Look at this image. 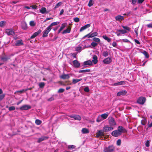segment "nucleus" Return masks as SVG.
Masks as SVG:
<instances>
[{"label":"nucleus","mask_w":152,"mask_h":152,"mask_svg":"<svg viewBox=\"0 0 152 152\" xmlns=\"http://www.w3.org/2000/svg\"><path fill=\"white\" fill-rule=\"evenodd\" d=\"M115 149L113 145H111L104 148L103 151L104 152H113Z\"/></svg>","instance_id":"obj_1"},{"label":"nucleus","mask_w":152,"mask_h":152,"mask_svg":"<svg viewBox=\"0 0 152 152\" xmlns=\"http://www.w3.org/2000/svg\"><path fill=\"white\" fill-rule=\"evenodd\" d=\"M146 101V98L143 97H140L137 100V103L140 104H143Z\"/></svg>","instance_id":"obj_2"},{"label":"nucleus","mask_w":152,"mask_h":152,"mask_svg":"<svg viewBox=\"0 0 152 152\" xmlns=\"http://www.w3.org/2000/svg\"><path fill=\"white\" fill-rule=\"evenodd\" d=\"M51 28L48 27L43 32L42 37H46L48 36V34L51 29Z\"/></svg>","instance_id":"obj_3"},{"label":"nucleus","mask_w":152,"mask_h":152,"mask_svg":"<svg viewBox=\"0 0 152 152\" xmlns=\"http://www.w3.org/2000/svg\"><path fill=\"white\" fill-rule=\"evenodd\" d=\"M104 132L102 130H98L96 133V135L97 137H102L104 136L105 134L104 133Z\"/></svg>","instance_id":"obj_4"},{"label":"nucleus","mask_w":152,"mask_h":152,"mask_svg":"<svg viewBox=\"0 0 152 152\" xmlns=\"http://www.w3.org/2000/svg\"><path fill=\"white\" fill-rule=\"evenodd\" d=\"M103 131L106 132L113 130V128L111 126H110L108 125H106L103 127Z\"/></svg>","instance_id":"obj_5"},{"label":"nucleus","mask_w":152,"mask_h":152,"mask_svg":"<svg viewBox=\"0 0 152 152\" xmlns=\"http://www.w3.org/2000/svg\"><path fill=\"white\" fill-rule=\"evenodd\" d=\"M109 123L111 126H114L116 125V123L114 119L112 117H111L109 119Z\"/></svg>","instance_id":"obj_6"},{"label":"nucleus","mask_w":152,"mask_h":152,"mask_svg":"<svg viewBox=\"0 0 152 152\" xmlns=\"http://www.w3.org/2000/svg\"><path fill=\"white\" fill-rule=\"evenodd\" d=\"M117 130L121 133V134L122 133H125L127 132L126 130L122 126H119L118 127Z\"/></svg>","instance_id":"obj_7"},{"label":"nucleus","mask_w":152,"mask_h":152,"mask_svg":"<svg viewBox=\"0 0 152 152\" xmlns=\"http://www.w3.org/2000/svg\"><path fill=\"white\" fill-rule=\"evenodd\" d=\"M6 32L8 35L14 36L15 34L14 31L11 29H6Z\"/></svg>","instance_id":"obj_8"},{"label":"nucleus","mask_w":152,"mask_h":152,"mask_svg":"<svg viewBox=\"0 0 152 152\" xmlns=\"http://www.w3.org/2000/svg\"><path fill=\"white\" fill-rule=\"evenodd\" d=\"M111 135L115 137H117L121 135V134L117 130L113 131L111 133Z\"/></svg>","instance_id":"obj_9"},{"label":"nucleus","mask_w":152,"mask_h":152,"mask_svg":"<svg viewBox=\"0 0 152 152\" xmlns=\"http://www.w3.org/2000/svg\"><path fill=\"white\" fill-rule=\"evenodd\" d=\"M31 108V107L29 105H25L22 106L20 108L21 110H27Z\"/></svg>","instance_id":"obj_10"},{"label":"nucleus","mask_w":152,"mask_h":152,"mask_svg":"<svg viewBox=\"0 0 152 152\" xmlns=\"http://www.w3.org/2000/svg\"><path fill=\"white\" fill-rule=\"evenodd\" d=\"M42 32V31L40 29H39L37 32L34 33L33 34L31 37L30 38L31 39H33L37 36Z\"/></svg>","instance_id":"obj_11"},{"label":"nucleus","mask_w":152,"mask_h":152,"mask_svg":"<svg viewBox=\"0 0 152 152\" xmlns=\"http://www.w3.org/2000/svg\"><path fill=\"white\" fill-rule=\"evenodd\" d=\"M60 78L64 80L68 79L70 78V76L68 74H65L64 73L60 76Z\"/></svg>","instance_id":"obj_12"},{"label":"nucleus","mask_w":152,"mask_h":152,"mask_svg":"<svg viewBox=\"0 0 152 152\" xmlns=\"http://www.w3.org/2000/svg\"><path fill=\"white\" fill-rule=\"evenodd\" d=\"M9 59V58L4 53L1 58V59L4 62L7 61Z\"/></svg>","instance_id":"obj_13"},{"label":"nucleus","mask_w":152,"mask_h":152,"mask_svg":"<svg viewBox=\"0 0 152 152\" xmlns=\"http://www.w3.org/2000/svg\"><path fill=\"white\" fill-rule=\"evenodd\" d=\"M127 93V91L126 90H122L118 92L117 94V96H120L121 95H125Z\"/></svg>","instance_id":"obj_14"},{"label":"nucleus","mask_w":152,"mask_h":152,"mask_svg":"<svg viewBox=\"0 0 152 152\" xmlns=\"http://www.w3.org/2000/svg\"><path fill=\"white\" fill-rule=\"evenodd\" d=\"M91 25L90 24H88L86 25H85L82 27L80 30V32L86 29V28L90 27Z\"/></svg>","instance_id":"obj_15"},{"label":"nucleus","mask_w":152,"mask_h":152,"mask_svg":"<svg viewBox=\"0 0 152 152\" xmlns=\"http://www.w3.org/2000/svg\"><path fill=\"white\" fill-rule=\"evenodd\" d=\"M115 18L116 20L120 21L124 20V16H122L121 15H118L115 17Z\"/></svg>","instance_id":"obj_16"},{"label":"nucleus","mask_w":152,"mask_h":152,"mask_svg":"<svg viewBox=\"0 0 152 152\" xmlns=\"http://www.w3.org/2000/svg\"><path fill=\"white\" fill-rule=\"evenodd\" d=\"M73 63L74 66L76 68H78L80 66V64L77 60H75L73 61Z\"/></svg>","instance_id":"obj_17"},{"label":"nucleus","mask_w":152,"mask_h":152,"mask_svg":"<svg viewBox=\"0 0 152 152\" xmlns=\"http://www.w3.org/2000/svg\"><path fill=\"white\" fill-rule=\"evenodd\" d=\"M23 44L22 39L17 40L16 41L15 45L16 46H19L23 45Z\"/></svg>","instance_id":"obj_18"},{"label":"nucleus","mask_w":152,"mask_h":152,"mask_svg":"<svg viewBox=\"0 0 152 152\" xmlns=\"http://www.w3.org/2000/svg\"><path fill=\"white\" fill-rule=\"evenodd\" d=\"M48 138L49 137H48L42 136L41 137L39 138L38 139L37 142L39 143H40L44 140L48 139Z\"/></svg>","instance_id":"obj_19"},{"label":"nucleus","mask_w":152,"mask_h":152,"mask_svg":"<svg viewBox=\"0 0 152 152\" xmlns=\"http://www.w3.org/2000/svg\"><path fill=\"white\" fill-rule=\"evenodd\" d=\"M69 117L74 118L75 120L80 121L81 120V118L79 115H73L70 116Z\"/></svg>","instance_id":"obj_20"},{"label":"nucleus","mask_w":152,"mask_h":152,"mask_svg":"<svg viewBox=\"0 0 152 152\" xmlns=\"http://www.w3.org/2000/svg\"><path fill=\"white\" fill-rule=\"evenodd\" d=\"M126 84L125 81H121L119 82L115 83L113 85L115 86H116L118 85H125Z\"/></svg>","instance_id":"obj_21"},{"label":"nucleus","mask_w":152,"mask_h":152,"mask_svg":"<svg viewBox=\"0 0 152 152\" xmlns=\"http://www.w3.org/2000/svg\"><path fill=\"white\" fill-rule=\"evenodd\" d=\"M112 61V60L111 58L108 57L103 60V62L104 64H109Z\"/></svg>","instance_id":"obj_22"},{"label":"nucleus","mask_w":152,"mask_h":152,"mask_svg":"<svg viewBox=\"0 0 152 152\" xmlns=\"http://www.w3.org/2000/svg\"><path fill=\"white\" fill-rule=\"evenodd\" d=\"M67 25V23H63L61 26L60 28L58 31V34H59L61 31Z\"/></svg>","instance_id":"obj_23"},{"label":"nucleus","mask_w":152,"mask_h":152,"mask_svg":"<svg viewBox=\"0 0 152 152\" xmlns=\"http://www.w3.org/2000/svg\"><path fill=\"white\" fill-rule=\"evenodd\" d=\"M71 30V27L70 26H68V27L66 29L64 30L62 32V34H64L67 33H69Z\"/></svg>","instance_id":"obj_24"},{"label":"nucleus","mask_w":152,"mask_h":152,"mask_svg":"<svg viewBox=\"0 0 152 152\" xmlns=\"http://www.w3.org/2000/svg\"><path fill=\"white\" fill-rule=\"evenodd\" d=\"M93 59L92 61V62H93L95 64H96L98 62V58L97 56L96 55H94L93 57Z\"/></svg>","instance_id":"obj_25"},{"label":"nucleus","mask_w":152,"mask_h":152,"mask_svg":"<svg viewBox=\"0 0 152 152\" xmlns=\"http://www.w3.org/2000/svg\"><path fill=\"white\" fill-rule=\"evenodd\" d=\"M21 28L23 29L24 30H26L27 29V24L26 22H24L22 23Z\"/></svg>","instance_id":"obj_26"},{"label":"nucleus","mask_w":152,"mask_h":152,"mask_svg":"<svg viewBox=\"0 0 152 152\" xmlns=\"http://www.w3.org/2000/svg\"><path fill=\"white\" fill-rule=\"evenodd\" d=\"M83 64L84 65H92V61L91 60H88L84 62Z\"/></svg>","instance_id":"obj_27"},{"label":"nucleus","mask_w":152,"mask_h":152,"mask_svg":"<svg viewBox=\"0 0 152 152\" xmlns=\"http://www.w3.org/2000/svg\"><path fill=\"white\" fill-rule=\"evenodd\" d=\"M82 132L83 134H87L89 133V131L86 128H83L82 130Z\"/></svg>","instance_id":"obj_28"},{"label":"nucleus","mask_w":152,"mask_h":152,"mask_svg":"<svg viewBox=\"0 0 152 152\" xmlns=\"http://www.w3.org/2000/svg\"><path fill=\"white\" fill-rule=\"evenodd\" d=\"M82 80V79H73L72 80V83L73 84H75L76 83L81 81Z\"/></svg>","instance_id":"obj_29"},{"label":"nucleus","mask_w":152,"mask_h":152,"mask_svg":"<svg viewBox=\"0 0 152 152\" xmlns=\"http://www.w3.org/2000/svg\"><path fill=\"white\" fill-rule=\"evenodd\" d=\"M46 11V9L45 7H42L40 10V12L42 13V14H44L45 13Z\"/></svg>","instance_id":"obj_30"},{"label":"nucleus","mask_w":152,"mask_h":152,"mask_svg":"<svg viewBox=\"0 0 152 152\" xmlns=\"http://www.w3.org/2000/svg\"><path fill=\"white\" fill-rule=\"evenodd\" d=\"M59 23V22H54L51 23L49 26L50 28H51V27L54 26H56Z\"/></svg>","instance_id":"obj_31"},{"label":"nucleus","mask_w":152,"mask_h":152,"mask_svg":"<svg viewBox=\"0 0 152 152\" xmlns=\"http://www.w3.org/2000/svg\"><path fill=\"white\" fill-rule=\"evenodd\" d=\"M102 37L105 40H106L108 42H110L111 41L110 38L106 36H103Z\"/></svg>","instance_id":"obj_32"},{"label":"nucleus","mask_w":152,"mask_h":152,"mask_svg":"<svg viewBox=\"0 0 152 152\" xmlns=\"http://www.w3.org/2000/svg\"><path fill=\"white\" fill-rule=\"evenodd\" d=\"M98 33L96 32H94L92 33H90V35L89 36V37H91V38H92L95 36H96L97 35Z\"/></svg>","instance_id":"obj_33"},{"label":"nucleus","mask_w":152,"mask_h":152,"mask_svg":"<svg viewBox=\"0 0 152 152\" xmlns=\"http://www.w3.org/2000/svg\"><path fill=\"white\" fill-rule=\"evenodd\" d=\"M100 116L103 119H105L107 117L108 115L106 113H104L102 114Z\"/></svg>","instance_id":"obj_34"},{"label":"nucleus","mask_w":152,"mask_h":152,"mask_svg":"<svg viewBox=\"0 0 152 152\" xmlns=\"http://www.w3.org/2000/svg\"><path fill=\"white\" fill-rule=\"evenodd\" d=\"M91 71V70L89 69H84V70H79L78 71V72L80 73H84L86 72H90Z\"/></svg>","instance_id":"obj_35"},{"label":"nucleus","mask_w":152,"mask_h":152,"mask_svg":"<svg viewBox=\"0 0 152 152\" xmlns=\"http://www.w3.org/2000/svg\"><path fill=\"white\" fill-rule=\"evenodd\" d=\"M42 123V121L38 119H36L35 121V124L37 125H40Z\"/></svg>","instance_id":"obj_36"},{"label":"nucleus","mask_w":152,"mask_h":152,"mask_svg":"<svg viewBox=\"0 0 152 152\" xmlns=\"http://www.w3.org/2000/svg\"><path fill=\"white\" fill-rule=\"evenodd\" d=\"M142 53L145 55L146 58H148L149 57V55L146 51L144 50Z\"/></svg>","instance_id":"obj_37"},{"label":"nucleus","mask_w":152,"mask_h":152,"mask_svg":"<svg viewBox=\"0 0 152 152\" xmlns=\"http://www.w3.org/2000/svg\"><path fill=\"white\" fill-rule=\"evenodd\" d=\"M94 4V1L93 0H90L88 4V6L89 7H91Z\"/></svg>","instance_id":"obj_38"},{"label":"nucleus","mask_w":152,"mask_h":152,"mask_svg":"<svg viewBox=\"0 0 152 152\" xmlns=\"http://www.w3.org/2000/svg\"><path fill=\"white\" fill-rule=\"evenodd\" d=\"M92 40L98 43H99L100 42V40L97 37H94L92 39Z\"/></svg>","instance_id":"obj_39"},{"label":"nucleus","mask_w":152,"mask_h":152,"mask_svg":"<svg viewBox=\"0 0 152 152\" xmlns=\"http://www.w3.org/2000/svg\"><path fill=\"white\" fill-rule=\"evenodd\" d=\"M146 122V120L145 118H143L141 121V124L142 125H145Z\"/></svg>","instance_id":"obj_40"},{"label":"nucleus","mask_w":152,"mask_h":152,"mask_svg":"<svg viewBox=\"0 0 152 152\" xmlns=\"http://www.w3.org/2000/svg\"><path fill=\"white\" fill-rule=\"evenodd\" d=\"M103 120L100 115L96 119V121L98 122H100Z\"/></svg>","instance_id":"obj_41"},{"label":"nucleus","mask_w":152,"mask_h":152,"mask_svg":"<svg viewBox=\"0 0 152 152\" xmlns=\"http://www.w3.org/2000/svg\"><path fill=\"white\" fill-rule=\"evenodd\" d=\"M118 31L121 32V33L122 34H125L127 33V31L125 30H118Z\"/></svg>","instance_id":"obj_42"},{"label":"nucleus","mask_w":152,"mask_h":152,"mask_svg":"<svg viewBox=\"0 0 152 152\" xmlns=\"http://www.w3.org/2000/svg\"><path fill=\"white\" fill-rule=\"evenodd\" d=\"M45 85V84L44 82H41L39 84V88H43Z\"/></svg>","instance_id":"obj_43"},{"label":"nucleus","mask_w":152,"mask_h":152,"mask_svg":"<svg viewBox=\"0 0 152 152\" xmlns=\"http://www.w3.org/2000/svg\"><path fill=\"white\" fill-rule=\"evenodd\" d=\"M5 22L4 21H2L0 22V27H3L5 24Z\"/></svg>","instance_id":"obj_44"},{"label":"nucleus","mask_w":152,"mask_h":152,"mask_svg":"<svg viewBox=\"0 0 152 152\" xmlns=\"http://www.w3.org/2000/svg\"><path fill=\"white\" fill-rule=\"evenodd\" d=\"M75 147V146L73 145H69L68 146V148L70 149H73Z\"/></svg>","instance_id":"obj_45"},{"label":"nucleus","mask_w":152,"mask_h":152,"mask_svg":"<svg viewBox=\"0 0 152 152\" xmlns=\"http://www.w3.org/2000/svg\"><path fill=\"white\" fill-rule=\"evenodd\" d=\"M61 2L58 3L55 6V7L54 8V9H55L56 8L60 6L61 5Z\"/></svg>","instance_id":"obj_46"},{"label":"nucleus","mask_w":152,"mask_h":152,"mask_svg":"<svg viewBox=\"0 0 152 152\" xmlns=\"http://www.w3.org/2000/svg\"><path fill=\"white\" fill-rule=\"evenodd\" d=\"M29 24L30 26H34L35 25V24L34 21H31L30 22Z\"/></svg>","instance_id":"obj_47"},{"label":"nucleus","mask_w":152,"mask_h":152,"mask_svg":"<svg viewBox=\"0 0 152 152\" xmlns=\"http://www.w3.org/2000/svg\"><path fill=\"white\" fill-rule=\"evenodd\" d=\"M102 55L103 56L106 57L108 55V53L107 51L103 52Z\"/></svg>","instance_id":"obj_48"},{"label":"nucleus","mask_w":152,"mask_h":152,"mask_svg":"<svg viewBox=\"0 0 152 152\" xmlns=\"http://www.w3.org/2000/svg\"><path fill=\"white\" fill-rule=\"evenodd\" d=\"M15 109V107L14 106H11L9 107V110L10 111L14 110Z\"/></svg>","instance_id":"obj_49"},{"label":"nucleus","mask_w":152,"mask_h":152,"mask_svg":"<svg viewBox=\"0 0 152 152\" xmlns=\"http://www.w3.org/2000/svg\"><path fill=\"white\" fill-rule=\"evenodd\" d=\"M84 91L88 93L89 91V90L88 87H86L84 88Z\"/></svg>","instance_id":"obj_50"},{"label":"nucleus","mask_w":152,"mask_h":152,"mask_svg":"<svg viewBox=\"0 0 152 152\" xmlns=\"http://www.w3.org/2000/svg\"><path fill=\"white\" fill-rule=\"evenodd\" d=\"M65 90L64 88H60L58 91V92L59 93H61L64 92Z\"/></svg>","instance_id":"obj_51"},{"label":"nucleus","mask_w":152,"mask_h":152,"mask_svg":"<svg viewBox=\"0 0 152 152\" xmlns=\"http://www.w3.org/2000/svg\"><path fill=\"white\" fill-rule=\"evenodd\" d=\"M98 45V44L95 42H92L91 43V45L93 47H95L96 46Z\"/></svg>","instance_id":"obj_52"},{"label":"nucleus","mask_w":152,"mask_h":152,"mask_svg":"<svg viewBox=\"0 0 152 152\" xmlns=\"http://www.w3.org/2000/svg\"><path fill=\"white\" fill-rule=\"evenodd\" d=\"M74 21L75 22H78L80 20L79 18L76 17L74 19Z\"/></svg>","instance_id":"obj_53"},{"label":"nucleus","mask_w":152,"mask_h":152,"mask_svg":"<svg viewBox=\"0 0 152 152\" xmlns=\"http://www.w3.org/2000/svg\"><path fill=\"white\" fill-rule=\"evenodd\" d=\"M121 140L120 139L118 140L117 141V145H120L121 144Z\"/></svg>","instance_id":"obj_54"},{"label":"nucleus","mask_w":152,"mask_h":152,"mask_svg":"<svg viewBox=\"0 0 152 152\" xmlns=\"http://www.w3.org/2000/svg\"><path fill=\"white\" fill-rule=\"evenodd\" d=\"M122 27L123 28L128 30L129 31L130 30V28L129 27H128L127 26H122Z\"/></svg>","instance_id":"obj_55"},{"label":"nucleus","mask_w":152,"mask_h":152,"mask_svg":"<svg viewBox=\"0 0 152 152\" xmlns=\"http://www.w3.org/2000/svg\"><path fill=\"white\" fill-rule=\"evenodd\" d=\"M82 47L81 46L78 47L76 48V50L77 51L80 52V50L81 49Z\"/></svg>","instance_id":"obj_56"},{"label":"nucleus","mask_w":152,"mask_h":152,"mask_svg":"<svg viewBox=\"0 0 152 152\" xmlns=\"http://www.w3.org/2000/svg\"><path fill=\"white\" fill-rule=\"evenodd\" d=\"M5 94L0 95V101L1 100L3 99H4L5 97Z\"/></svg>","instance_id":"obj_57"},{"label":"nucleus","mask_w":152,"mask_h":152,"mask_svg":"<svg viewBox=\"0 0 152 152\" xmlns=\"http://www.w3.org/2000/svg\"><path fill=\"white\" fill-rule=\"evenodd\" d=\"M150 142L149 140H147L145 145L147 147H148L150 145Z\"/></svg>","instance_id":"obj_58"},{"label":"nucleus","mask_w":152,"mask_h":152,"mask_svg":"<svg viewBox=\"0 0 152 152\" xmlns=\"http://www.w3.org/2000/svg\"><path fill=\"white\" fill-rule=\"evenodd\" d=\"M24 92H25V90H24V89H23L22 90H20L18 91H16V93H20V94H22V93H23Z\"/></svg>","instance_id":"obj_59"},{"label":"nucleus","mask_w":152,"mask_h":152,"mask_svg":"<svg viewBox=\"0 0 152 152\" xmlns=\"http://www.w3.org/2000/svg\"><path fill=\"white\" fill-rule=\"evenodd\" d=\"M90 35V33H89L87 34V35H85V36H84L83 37V39L85 38L86 37H88V38H91V37H89Z\"/></svg>","instance_id":"obj_60"},{"label":"nucleus","mask_w":152,"mask_h":152,"mask_svg":"<svg viewBox=\"0 0 152 152\" xmlns=\"http://www.w3.org/2000/svg\"><path fill=\"white\" fill-rule=\"evenodd\" d=\"M72 55L73 56V57L76 58V55L77 54L75 53H71Z\"/></svg>","instance_id":"obj_61"},{"label":"nucleus","mask_w":152,"mask_h":152,"mask_svg":"<svg viewBox=\"0 0 152 152\" xmlns=\"http://www.w3.org/2000/svg\"><path fill=\"white\" fill-rule=\"evenodd\" d=\"M145 0H138V4H142Z\"/></svg>","instance_id":"obj_62"},{"label":"nucleus","mask_w":152,"mask_h":152,"mask_svg":"<svg viewBox=\"0 0 152 152\" xmlns=\"http://www.w3.org/2000/svg\"><path fill=\"white\" fill-rule=\"evenodd\" d=\"M54 100V98L53 97H51L50 98L48 99V101H51Z\"/></svg>","instance_id":"obj_63"},{"label":"nucleus","mask_w":152,"mask_h":152,"mask_svg":"<svg viewBox=\"0 0 152 152\" xmlns=\"http://www.w3.org/2000/svg\"><path fill=\"white\" fill-rule=\"evenodd\" d=\"M147 26L148 28H152V23H150L148 24H147Z\"/></svg>","instance_id":"obj_64"}]
</instances>
